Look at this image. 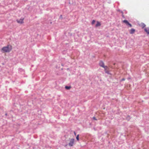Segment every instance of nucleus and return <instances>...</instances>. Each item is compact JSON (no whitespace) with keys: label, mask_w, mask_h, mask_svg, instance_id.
Returning <instances> with one entry per match:
<instances>
[{"label":"nucleus","mask_w":149,"mask_h":149,"mask_svg":"<svg viewBox=\"0 0 149 149\" xmlns=\"http://www.w3.org/2000/svg\"><path fill=\"white\" fill-rule=\"evenodd\" d=\"M12 46L10 45H7V46L3 47L2 49V51L4 53L9 52L12 49Z\"/></svg>","instance_id":"nucleus-1"},{"label":"nucleus","mask_w":149,"mask_h":149,"mask_svg":"<svg viewBox=\"0 0 149 149\" xmlns=\"http://www.w3.org/2000/svg\"><path fill=\"white\" fill-rule=\"evenodd\" d=\"M74 139H71L70 140V141L68 143V145L70 146H72L73 145L74 143Z\"/></svg>","instance_id":"nucleus-2"},{"label":"nucleus","mask_w":149,"mask_h":149,"mask_svg":"<svg viewBox=\"0 0 149 149\" xmlns=\"http://www.w3.org/2000/svg\"><path fill=\"white\" fill-rule=\"evenodd\" d=\"M123 22L125 23L126 24V25L128 26L129 27H132V25L130 24L127 20H125L123 21Z\"/></svg>","instance_id":"nucleus-3"},{"label":"nucleus","mask_w":149,"mask_h":149,"mask_svg":"<svg viewBox=\"0 0 149 149\" xmlns=\"http://www.w3.org/2000/svg\"><path fill=\"white\" fill-rule=\"evenodd\" d=\"M106 66V67L103 68H104L105 72L108 74H109L110 73L109 72V68L107 66Z\"/></svg>","instance_id":"nucleus-4"},{"label":"nucleus","mask_w":149,"mask_h":149,"mask_svg":"<svg viewBox=\"0 0 149 149\" xmlns=\"http://www.w3.org/2000/svg\"><path fill=\"white\" fill-rule=\"evenodd\" d=\"M99 65L100 67L102 68L106 67L105 66V65H104V63L102 61H100Z\"/></svg>","instance_id":"nucleus-5"},{"label":"nucleus","mask_w":149,"mask_h":149,"mask_svg":"<svg viewBox=\"0 0 149 149\" xmlns=\"http://www.w3.org/2000/svg\"><path fill=\"white\" fill-rule=\"evenodd\" d=\"M24 19V18H21L19 20H17V22L18 23H21V24H22L24 23L23 20Z\"/></svg>","instance_id":"nucleus-6"},{"label":"nucleus","mask_w":149,"mask_h":149,"mask_svg":"<svg viewBox=\"0 0 149 149\" xmlns=\"http://www.w3.org/2000/svg\"><path fill=\"white\" fill-rule=\"evenodd\" d=\"M135 30L134 29H131L130 31V33L131 34H133L135 32Z\"/></svg>","instance_id":"nucleus-7"},{"label":"nucleus","mask_w":149,"mask_h":149,"mask_svg":"<svg viewBox=\"0 0 149 149\" xmlns=\"http://www.w3.org/2000/svg\"><path fill=\"white\" fill-rule=\"evenodd\" d=\"M144 31L147 33L148 34H149V27L145 28L144 29Z\"/></svg>","instance_id":"nucleus-8"},{"label":"nucleus","mask_w":149,"mask_h":149,"mask_svg":"<svg viewBox=\"0 0 149 149\" xmlns=\"http://www.w3.org/2000/svg\"><path fill=\"white\" fill-rule=\"evenodd\" d=\"M140 25L142 29H143L146 26V25L143 23H141Z\"/></svg>","instance_id":"nucleus-9"},{"label":"nucleus","mask_w":149,"mask_h":149,"mask_svg":"<svg viewBox=\"0 0 149 149\" xmlns=\"http://www.w3.org/2000/svg\"><path fill=\"white\" fill-rule=\"evenodd\" d=\"M100 25H101L100 23L99 22H97V24H96L95 25V26L96 27H97V26H100Z\"/></svg>","instance_id":"nucleus-10"},{"label":"nucleus","mask_w":149,"mask_h":149,"mask_svg":"<svg viewBox=\"0 0 149 149\" xmlns=\"http://www.w3.org/2000/svg\"><path fill=\"white\" fill-rule=\"evenodd\" d=\"M126 120H127L128 121L129 120H130V116L129 115L127 116L126 117Z\"/></svg>","instance_id":"nucleus-11"},{"label":"nucleus","mask_w":149,"mask_h":149,"mask_svg":"<svg viewBox=\"0 0 149 149\" xmlns=\"http://www.w3.org/2000/svg\"><path fill=\"white\" fill-rule=\"evenodd\" d=\"M71 88V86H65V88L67 90H69Z\"/></svg>","instance_id":"nucleus-12"},{"label":"nucleus","mask_w":149,"mask_h":149,"mask_svg":"<svg viewBox=\"0 0 149 149\" xmlns=\"http://www.w3.org/2000/svg\"><path fill=\"white\" fill-rule=\"evenodd\" d=\"M79 135L78 134L77 135V136L76 137V139L78 141H79Z\"/></svg>","instance_id":"nucleus-13"},{"label":"nucleus","mask_w":149,"mask_h":149,"mask_svg":"<svg viewBox=\"0 0 149 149\" xmlns=\"http://www.w3.org/2000/svg\"><path fill=\"white\" fill-rule=\"evenodd\" d=\"M95 21L94 20H93L92 22V24H93L95 23Z\"/></svg>","instance_id":"nucleus-14"},{"label":"nucleus","mask_w":149,"mask_h":149,"mask_svg":"<svg viewBox=\"0 0 149 149\" xmlns=\"http://www.w3.org/2000/svg\"><path fill=\"white\" fill-rule=\"evenodd\" d=\"M125 79L124 78H122L121 80V81H125Z\"/></svg>","instance_id":"nucleus-15"},{"label":"nucleus","mask_w":149,"mask_h":149,"mask_svg":"<svg viewBox=\"0 0 149 149\" xmlns=\"http://www.w3.org/2000/svg\"><path fill=\"white\" fill-rule=\"evenodd\" d=\"M93 120H96L97 119H96V118L95 117H94L93 118Z\"/></svg>","instance_id":"nucleus-16"},{"label":"nucleus","mask_w":149,"mask_h":149,"mask_svg":"<svg viewBox=\"0 0 149 149\" xmlns=\"http://www.w3.org/2000/svg\"><path fill=\"white\" fill-rule=\"evenodd\" d=\"M122 17L123 18H125V17L124 15H123V14H122Z\"/></svg>","instance_id":"nucleus-17"},{"label":"nucleus","mask_w":149,"mask_h":149,"mask_svg":"<svg viewBox=\"0 0 149 149\" xmlns=\"http://www.w3.org/2000/svg\"><path fill=\"white\" fill-rule=\"evenodd\" d=\"M121 13L122 14H123V13L122 11H121Z\"/></svg>","instance_id":"nucleus-18"},{"label":"nucleus","mask_w":149,"mask_h":149,"mask_svg":"<svg viewBox=\"0 0 149 149\" xmlns=\"http://www.w3.org/2000/svg\"><path fill=\"white\" fill-rule=\"evenodd\" d=\"M62 15H61L60 16V18H62Z\"/></svg>","instance_id":"nucleus-19"},{"label":"nucleus","mask_w":149,"mask_h":149,"mask_svg":"<svg viewBox=\"0 0 149 149\" xmlns=\"http://www.w3.org/2000/svg\"><path fill=\"white\" fill-rule=\"evenodd\" d=\"M74 135H75V136H76V132H74Z\"/></svg>","instance_id":"nucleus-20"},{"label":"nucleus","mask_w":149,"mask_h":149,"mask_svg":"<svg viewBox=\"0 0 149 149\" xmlns=\"http://www.w3.org/2000/svg\"><path fill=\"white\" fill-rule=\"evenodd\" d=\"M7 115V113H6L5 114V115L6 116Z\"/></svg>","instance_id":"nucleus-21"},{"label":"nucleus","mask_w":149,"mask_h":149,"mask_svg":"<svg viewBox=\"0 0 149 149\" xmlns=\"http://www.w3.org/2000/svg\"><path fill=\"white\" fill-rule=\"evenodd\" d=\"M68 144H67L65 145V146H67Z\"/></svg>","instance_id":"nucleus-22"},{"label":"nucleus","mask_w":149,"mask_h":149,"mask_svg":"<svg viewBox=\"0 0 149 149\" xmlns=\"http://www.w3.org/2000/svg\"><path fill=\"white\" fill-rule=\"evenodd\" d=\"M118 11H120V10H118Z\"/></svg>","instance_id":"nucleus-23"}]
</instances>
